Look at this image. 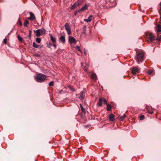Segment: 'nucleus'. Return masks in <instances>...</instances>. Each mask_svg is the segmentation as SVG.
<instances>
[{"instance_id": "f257e3e1", "label": "nucleus", "mask_w": 161, "mask_h": 161, "mask_svg": "<svg viewBox=\"0 0 161 161\" xmlns=\"http://www.w3.org/2000/svg\"><path fill=\"white\" fill-rule=\"evenodd\" d=\"M46 76L42 74H37L35 76V79L38 82H42L46 80Z\"/></svg>"}, {"instance_id": "f03ea898", "label": "nucleus", "mask_w": 161, "mask_h": 161, "mask_svg": "<svg viewBox=\"0 0 161 161\" xmlns=\"http://www.w3.org/2000/svg\"><path fill=\"white\" fill-rule=\"evenodd\" d=\"M146 36L147 38L150 41V42H153L155 40L160 41L161 40V37L158 38L155 37L153 34L151 33H146Z\"/></svg>"}, {"instance_id": "7ed1b4c3", "label": "nucleus", "mask_w": 161, "mask_h": 161, "mask_svg": "<svg viewBox=\"0 0 161 161\" xmlns=\"http://www.w3.org/2000/svg\"><path fill=\"white\" fill-rule=\"evenodd\" d=\"M144 57L143 53H139L137 55L136 57L137 61L139 63L140 62H141L143 59Z\"/></svg>"}, {"instance_id": "20e7f679", "label": "nucleus", "mask_w": 161, "mask_h": 161, "mask_svg": "<svg viewBox=\"0 0 161 161\" xmlns=\"http://www.w3.org/2000/svg\"><path fill=\"white\" fill-rule=\"evenodd\" d=\"M65 27L66 30L67 32L68 35H70L71 34V32L68 23H66L65 24Z\"/></svg>"}, {"instance_id": "39448f33", "label": "nucleus", "mask_w": 161, "mask_h": 161, "mask_svg": "<svg viewBox=\"0 0 161 161\" xmlns=\"http://www.w3.org/2000/svg\"><path fill=\"white\" fill-rule=\"evenodd\" d=\"M139 69L138 68L136 67H134L131 69V73L133 74H135L138 73Z\"/></svg>"}, {"instance_id": "423d86ee", "label": "nucleus", "mask_w": 161, "mask_h": 161, "mask_svg": "<svg viewBox=\"0 0 161 161\" xmlns=\"http://www.w3.org/2000/svg\"><path fill=\"white\" fill-rule=\"evenodd\" d=\"M88 6L87 4H85L84 6L79 10V11L83 12L88 8Z\"/></svg>"}, {"instance_id": "0eeeda50", "label": "nucleus", "mask_w": 161, "mask_h": 161, "mask_svg": "<svg viewBox=\"0 0 161 161\" xmlns=\"http://www.w3.org/2000/svg\"><path fill=\"white\" fill-rule=\"evenodd\" d=\"M29 14L30 15V17L28 18V19L31 21H33L36 18L33 14L31 12H30Z\"/></svg>"}, {"instance_id": "6e6552de", "label": "nucleus", "mask_w": 161, "mask_h": 161, "mask_svg": "<svg viewBox=\"0 0 161 161\" xmlns=\"http://www.w3.org/2000/svg\"><path fill=\"white\" fill-rule=\"evenodd\" d=\"M93 16L92 15H90L87 19H85L84 21L87 22H90L92 20V18Z\"/></svg>"}, {"instance_id": "1a4fd4ad", "label": "nucleus", "mask_w": 161, "mask_h": 161, "mask_svg": "<svg viewBox=\"0 0 161 161\" xmlns=\"http://www.w3.org/2000/svg\"><path fill=\"white\" fill-rule=\"evenodd\" d=\"M69 42L70 43H74L75 42V39L72 36L69 37Z\"/></svg>"}, {"instance_id": "9d476101", "label": "nucleus", "mask_w": 161, "mask_h": 161, "mask_svg": "<svg viewBox=\"0 0 161 161\" xmlns=\"http://www.w3.org/2000/svg\"><path fill=\"white\" fill-rule=\"evenodd\" d=\"M109 120L113 121L115 120L114 118V115L113 114H111L109 115Z\"/></svg>"}, {"instance_id": "9b49d317", "label": "nucleus", "mask_w": 161, "mask_h": 161, "mask_svg": "<svg viewBox=\"0 0 161 161\" xmlns=\"http://www.w3.org/2000/svg\"><path fill=\"white\" fill-rule=\"evenodd\" d=\"M34 31L35 33L36 36L37 37H39L41 36V33L40 30L38 29L36 31L34 30Z\"/></svg>"}, {"instance_id": "f8f14e48", "label": "nucleus", "mask_w": 161, "mask_h": 161, "mask_svg": "<svg viewBox=\"0 0 161 161\" xmlns=\"http://www.w3.org/2000/svg\"><path fill=\"white\" fill-rule=\"evenodd\" d=\"M91 77L92 80H96L97 79V75L95 73L92 74Z\"/></svg>"}, {"instance_id": "ddd939ff", "label": "nucleus", "mask_w": 161, "mask_h": 161, "mask_svg": "<svg viewBox=\"0 0 161 161\" xmlns=\"http://www.w3.org/2000/svg\"><path fill=\"white\" fill-rule=\"evenodd\" d=\"M156 30L157 32H161V26L159 25H156Z\"/></svg>"}, {"instance_id": "4468645a", "label": "nucleus", "mask_w": 161, "mask_h": 161, "mask_svg": "<svg viewBox=\"0 0 161 161\" xmlns=\"http://www.w3.org/2000/svg\"><path fill=\"white\" fill-rule=\"evenodd\" d=\"M103 100V99L102 98H100L99 99V102L98 103V104L99 106H101L102 105V102Z\"/></svg>"}, {"instance_id": "2eb2a0df", "label": "nucleus", "mask_w": 161, "mask_h": 161, "mask_svg": "<svg viewBox=\"0 0 161 161\" xmlns=\"http://www.w3.org/2000/svg\"><path fill=\"white\" fill-rule=\"evenodd\" d=\"M85 96V93L83 91L81 93L80 97L79 98L80 99H83L84 98Z\"/></svg>"}, {"instance_id": "dca6fc26", "label": "nucleus", "mask_w": 161, "mask_h": 161, "mask_svg": "<svg viewBox=\"0 0 161 161\" xmlns=\"http://www.w3.org/2000/svg\"><path fill=\"white\" fill-rule=\"evenodd\" d=\"M78 6H77V3L75 2V3L71 6V9L72 10L74 9L76 7Z\"/></svg>"}, {"instance_id": "f3484780", "label": "nucleus", "mask_w": 161, "mask_h": 161, "mask_svg": "<svg viewBox=\"0 0 161 161\" xmlns=\"http://www.w3.org/2000/svg\"><path fill=\"white\" fill-rule=\"evenodd\" d=\"M112 108V106L111 104H107V109L108 111H110L111 110Z\"/></svg>"}, {"instance_id": "a211bd4d", "label": "nucleus", "mask_w": 161, "mask_h": 161, "mask_svg": "<svg viewBox=\"0 0 161 161\" xmlns=\"http://www.w3.org/2000/svg\"><path fill=\"white\" fill-rule=\"evenodd\" d=\"M60 40L63 42H65V38L64 36H61L60 37Z\"/></svg>"}, {"instance_id": "6ab92c4d", "label": "nucleus", "mask_w": 161, "mask_h": 161, "mask_svg": "<svg viewBox=\"0 0 161 161\" xmlns=\"http://www.w3.org/2000/svg\"><path fill=\"white\" fill-rule=\"evenodd\" d=\"M51 37V41L53 42V43H56V39L53 37L52 36H50Z\"/></svg>"}, {"instance_id": "aec40b11", "label": "nucleus", "mask_w": 161, "mask_h": 161, "mask_svg": "<svg viewBox=\"0 0 161 161\" xmlns=\"http://www.w3.org/2000/svg\"><path fill=\"white\" fill-rule=\"evenodd\" d=\"M29 23V21L28 20H25L24 22V25L25 26L27 27Z\"/></svg>"}, {"instance_id": "412c9836", "label": "nucleus", "mask_w": 161, "mask_h": 161, "mask_svg": "<svg viewBox=\"0 0 161 161\" xmlns=\"http://www.w3.org/2000/svg\"><path fill=\"white\" fill-rule=\"evenodd\" d=\"M83 2V0H80L77 2H76L77 3V6H79L82 4Z\"/></svg>"}, {"instance_id": "4be33fe9", "label": "nucleus", "mask_w": 161, "mask_h": 161, "mask_svg": "<svg viewBox=\"0 0 161 161\" xmlns=\"http://www.w3.org/2000/svg\"><path fill=\"white\" fill-rule=\"evenodd\" d=\"M39 45L37 44L35 42H34L33 43V47L36 48H38Z\"/></svg>"}, {"instance_id": "5701e85b", "label": "nucleus", "mask_w": 161, "mask_h": 161, "mask_svg": "<svg viewBox=\"0 0 161 161\" xmlns=\"http://www.w3.org/2000/svg\"><path fill=\"white\" fill-rule=\"evenodd\" d=\"M36 42L38 43H40L41 42V39L40 38H37L36 39Z\"/></svg>"}, {"instance_id": "b1692460", "label": "nucleus", "mask_w": 161, "mask_h": 161, "mask_svg": "<svg viewBox=\"0 0 161 161\" xmlns=\"http://www.w3.org/2000/svg\"><path fill=\"white\" fill-rule=\"evenodd\" d=\"M18 38L19 42H22L23 40L22 38L19 35L18 36Z\"/></svg>"}, {"instance_id": "393cba45", "label": "nucleus", "mask_w": 161, "mask_h": 161, "mask_svg": "<svg viewBox=\"0 0 161 161\" xmlns=\"http://www.w3.org/2000/svg\"><path fill=\"white\" fill-rule=\"evenodd\" d=\"M80 107L82 112H84L85 111V109L83 108L82 106L81 105H80Z\"/></svg>"}, {"instance_id": "a878e982", "label": "nucleus", "mask_w": 161, "mask_h": 161, "mask_svg": "<svg viewBox=\"0 0 161 161\" xmlns=\"http://www.w3.org/2000/svg\"><path fill=\"white\" fill-rule=\"evenodd\" d=\"M145 118L144 116L143 115H142L140 117V120H143Z\"/></svg>"}, {"instance_id": "bb28decb", "label": "nucleus", "mask_w": 161, "mask_h": 161, "mask_svg": "<svg viewBox=\"0 0 161 161\" xmlns=\"http://www.w3.org/2000/svg\"><path fill=\"white\" fill-rule=\"evenodd\" d=\"M40 30V31L41 33H45V30L44 29H39Z\"/></svg>"}, {"instance_id": "cd10ccee", "label": "nucleus", "mask_w": 161, "mask_h": 161, "mask_svg": "<svg viewBox=\"0 0 161 161\" xmlns=\"http://www.w3.org/2000/svg\"><path fill=\"white\" fill-rule=\"evenodd\" d=\"M49 86H54V82L53 81H51L49 83Z\"/></svg>"}, {"instance_id": "c85d7f7f", "label": "nucleus", "mask_w": 161, "mask_h": 161, "mask_svg": "<svg viewBox=\"0 0 161 161\" xmlns=\"http://www.w3.org/2000/svg\"><path fill=\"white\" fill-rule=\"evenodd\" d=\"M153 72V70H150L148 71H147L148 74L149 75H150L151 74H152Z\"/></svg>"}, {"instance_id": "c756f323", "label": "nucleus", "mask_w": 161, "mask_h": 161, "mask_svg": "<svg viewBox=\"0 0 161 161\" xmlns=\"http://www.w3.org/2000/svg\"><path fill=\"white\" fill-rule=\"evenodd\" d=\"M76 50L79 51H80V48L79 46H76L75 48Z\"/></svg>"}, {"instance_id": "7c9ffc66", "label": "nucleus", "mask_w": 161, "mask_h": 161, "mask_svg": "<svg viewBox=\"0 0 161 161\" xmlns=\"http://www.w3.org/2000/svg\"><path fill=\"white\" fill-rule=\"evenodd\" d=\"M69 88L72 91H75V89L73 88L72 86H69Z\"/></svg>"}, {"instance_id": "2f4dec72", "label": "nucleus", "mask_w": 161, "mask_h": 161, "mask_svg": "<svg viewBox=\"0 0 161 161\" xmlns=\"http://www.w3.org/2000/svg\"><path fill=\"white\" fill-rule=\"evenodd\" d=\"M29 34L28 35V37L29 38H31V30H29Z\"/></svg>"}, {"instance_id": "473e14b6", "label": "nucleus", "mask_w": 161, "mask_h": 161, "mask_svg": "<svg viewBox=\"0 0 161 161\" xmlns=\"http://www.w3.org/2000/svg\"><path fill=\"white\" fill-rule=\"evenodd\" d=\"M84 54L85 55H86L87 54V50H86L85 48L84 49Z\"/></svg>"}, {"instance_id": "72a5a7b5", "label": "nucleus", "mask_w": 161, "mask_h": 161, "mask_svg": "<svg viewBox=\"0 0 161 161\" xmlns=\"http://www.w3.org/2000/svg\"><path fill=\"white\" fill-rule=\"evenodd\" d=\"M126 115L125 114L123 115V116H121L120 117V118L121 119H123L124 118L126 117Z\"/></svg>"}, {"instance_id": "f704fd0d", "label": "nucleus", "mask_w": 161, "mask_h": 161, "mask_svg": "<svg viewBox=\"0 0 161 161\" xmlns=\"http://www.w3.org/2000/svg\"><path fill=\"white\" fill-rule=\"evenodd\" d=\"M3 42L5 44H7V39L6 38H5L3 41Z\"/></svg>"}, {"instance_id": "c9c22d12", "label": "nucleus", "mask_w": 161, "mask_h": 161, "mask_svg": "<svg viewBox=\"0 0 161 161\" xmlns=\"http://www.w3.org/2000/svg\"><path fill=\"white\" fill-rule=\"evenodd\" d=\"M77 13H80V11H79V10L77 11H75L74 13V14L75 15H76L77 14Z\"/></svg>"}, {"instance_id": "e433bc0d", "label": "nucleus", "mask_w": 161, "mask_h": 161, "mask_svg": "<svg viewBox=\"0 0 161 161\" xmlns=\"http://www.w3.org/2000/svg\"><path fill=\"white\" fill-rule=\"evenodd\" d=\"M104 103L105 104H107V101H106V100L105 99L103 100Z\"/></svg>"}, {"instance_id": "4c0bfd02", "label": "nucleus", "mask_w": 161, "mask_h": 161, "mask_svg": "<svg viewBox=\"0 0 161 161\" xmlns=\"http://www.w3.org/2000/svg\"><path fill=\"white\" fill-rule=\"evenodd\" d=\"M19 24L20 26H21L22 25V22L20 21H19Z\"/></svg>"}, {"instance_id": "58836bf2", "label": "nucleus", "mask_w": 161, "mask_h": 161, "mask_svg": "<svg viewBox=\"0 0 161 161\" xmlns=\"http://www.w3.org/2000/svg\"><path fill=\"white\" fill-rule=\"evenodd\" d=\"M53 46L55 48L56 47V44L55 43H53Z\"/></svg>"}, {"instance_id": "ea45409f", "label": "nucleus", "mask_w": 161, "mask_h": 161, "mask_svg": "<svg viewBox=\"0 0 161 161\" xmlns=\"http://www.w3.org/2000/svg\"><path fill=\"white\" fill-rule=\"evenodd\" d=\"M84 70L85 71H87V69L86 68V67H85L84 68Z\"/></svg>"}, {"instance_id": "a19ab883", "label": "nucleus", "mask_w": 161, "mask_h": 161, "mask_svg": "<svg viewBox=\"0 0 161 161\" xmlns=\"http://www.w3.org/2000/svg\"><path fill=\"white\" fill-rule=\"evenodd\" d=\"M149 113L150 114H152L153 113V111H151L149 112Z\"/></svg>"}, {"instance_id": "79ce46f5", "label": "nucleus", "mask_w": 161, "mask_h": 161, "mask_svg": "<svg viewBox=\"0 0 161 161\" xmlns=\"http://www.w3.org/2000/svg\"><path fill=\"white\" fill-rule=\"evenodd\" d=\"M37 56H38V57H40V55H39V54H37Z\"/></svg>"}, {"instance_id": "37998d69", "label": "nucleus", "mask_w": 161, "mask_h": 161, "mask_svg": "<svg viewBox=\"0 0 161 161\" xmlns=\"http://www.w3.org/2000/svg\"><path fill=\"white\" fill-rule=\"evenodd\" d=\"M83 33L84 34H86V32L85 31H84V32H83Z\"/></svg>"}, {"instance_id": "c03bdc74", "label": "nucleus", "mask_w": 161, "mask_h": 161, "mask_svg": "<svg viewBox=\"0 0 161 161\" xmlns=\"http://www.w3.org/2000/svg\"><path fill=\"white\" fill-rule=\"evenodd\" d=\"M160 6H161V3H160Z\"/></svg>"}]
</instances>
